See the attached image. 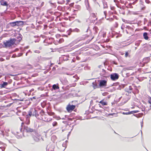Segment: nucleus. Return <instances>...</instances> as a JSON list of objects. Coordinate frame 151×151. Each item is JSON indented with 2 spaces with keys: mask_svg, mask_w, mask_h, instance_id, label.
<instances>
[{
  "mask_svg": "<svg viewBox=\"0 0 151 151\" xmlns=\"http://www.w3.org/2000/svg\"><path fill=\"white\" fill-rule=\"evenodd\" d=\"M75 21L77 22H79V23H81V21L79 19H76V20H75Z\"/></svg>",
  "mask_w": 151,
  "mask_h": 151,
  "instance_id": "nucleus-46",
  "label": "nucleus"
},
{
  "mask_svg": "<svg viewBox=\"0 0 151 151\" xmlns=\"http://www.w3.org/2000/svg\"><path fill=\"white\" fill-rule=\"evenodd\" d=\"M26 112H23V113L22 114L23 115H24L26 114Z\"/></svg>",
  "mask_w": 151,
  "mask_h": 151,
  "instance_id": "nucleus-63",
  "label": "nucleus"
},
{
  "mask_svg": "<svg viewBox=\"0 0 151 151\" xmlns=\"http://www.w3.org/2000/svg\"><path fill=\"white\" fill-rule=\"evenodd\" d=\"M143 36L144 38L146 40H148L149 37L148 36V34L146 32H145L143 33Z\"/></svg>",
  "mask_w": 151,
  "mask_h": 151,
  "instance_id": "nucleus-17",
  "label": "nucleus"
},
{
  "mask_svg": "<svg viewBox=\"0 0 151 151\" xmlns=\"http://www.w3.org/2000/svg\"><path fill=\"white\" fill-rule=\"evenodd\" d=\"M119 85V83L118 82H117V83H113L112 85V86H115V87H116Z\"/></svg>",
  "mask_w": 151,
  "mask_h": 151,
  "instance_id": "nucleus-33",
  "label": "nucleus"
},
{
  "mask_svg": "<svg viewBox=\"0 0 151 151\" xmlns=\"http://www.w3.org/2000/svg\"><path fill=\"white\" fill-rule=\"evenodd\" d=\"M24 130L27 132H35L36 130L35 129L31 128L27 126H24Z\"/></svg>",
  "mask_w": 151,
  "mask_h": 151,
  "instance_id": "nucleus-3",
  "label": "nucleus"
},
{
  "mask_svg": "<svg viewBox=\"0 0 151 151\" xmlns=\"http://www.w3.org/2000/svg\"><path fill=\"white\" fill-rule=\"evenodd\" d=\"M55 69H56L55 68V67H53L52 68V70L53 71H55Z\"/></svg>",
  "mask_w": 151,
  "mask_h": 151,
  "instance_id": "nucleus-54",
  "label": "nucleus"
},
{
  "mask_svg": "<svg viewBox=\"0 0 151 151\" xmlns=\"http://www.w3.org/2000/svg\"><path fill=\"white\" fill-rule=\"evenodd\" d=\"M121 35H121V34H120V35H117V36H116V38H118V37H119L121 36Z\"/></svg>",
  "mask_w": 151,
  "mask_h": 151,
  "instance_id": "nucleus-59",
  "label": "nucleus"
},
{
  "mask_svg": "<svg viewBox=\"0 0 151 151\" xmlns=\"http://www.w3.org/2000/svg\"><path fill=\"white\" fill-rule=\"evenodd\" d=\"M9 24L10 25L13 27L17 26V21L10 22Z\"/></svg>",
  "mask_w": 151,
  "mask_h": 151,
  "instance_id": "nucleus-22",
  "label": "nucleus"
},
{
  "mask_svg": "<svg viewBox=\"0 0 151 151\" xmlns=\"http://www.w3.org/2000/svg\"><path fill=\"white\" fill-rule=\"evenodd\" d=\"M22 128L20 129V132L22 133V134H19V132H16V133H13V132L12 133L18 139H20L22 138V135H23V136L24 137H25V136L24 135L23 133H22Z\"/></svg>",
  "mask_w": 151,
  "mask_h": 151,
  "instance_id": "nucleus-6",
  "label": "nucleus"
},
{
  "mask_svg": "<svg viewBox=\"0 0 151 151\" xmlns=\"http://www.w3.org/2000/svg\"><path fill=\"white\" fill-rule=\"evenodd\" d=\"M35 52L37 53H39L40 52L39 50H35L34 51Z\"/></svg>",
  "mask_w": 151,
  "mask_h": 151,
  "instance_id": "nucleus-44",
  "label": "nucleus"
},
{
  "mask_svg": "<svg viewBox=\"0 0 151 151\" xmlns=\"http://www.w3.org/2000/svg\"><path fill=\"white\" fill-rule=\"evenodd\" d=\"M1 134H2L3 137H4V138L5 139H7L6 137L8 136V134L4 131H1Z\"/></svg>",
  "mask_w": 151,
  "mask_h": 151,
  "instance_id": "nucleus-9",
  "label": "nucleus"
},
{
  "mask_svg": "<svg viewBox=\"0 0 151 151\" xmlns=\"http://www.w3.org/2000/svg\"><path fill=\"white\" fill-rule=\"evenodd\" d=\"M33 139L34 140L37 142H39L40 140L39 137L35 136L33 137Z\"/></svg>",
  "mask_w": 151,
  "mask_h": 151,
  "instance_id": "nucleus-25",
  "label": "nucleus"
},
{
  "mask_svg": "<svg viewBox=\"0 0 151 151\" xmlns=\"http://www.w3.org/2000/svg\"><path fill=\"white\" fill-rule=\"evenodd\" d=\"M12 104V103H11V104H8L6 106L7 107H9Z\"/></svg>",
  "mask_w": 151,
  "mask_h": 151,
  "instance_id": "nucleus-55",
  "label": "nucleus"
},
{
  "mask_svg": "<svg viewBox=\"0 0 151 151\" xmlns=\"http://www.w3.org/2000/svg\"><path fill=\"white\" fill-rule=\"evenodd\" d=\"M76 78V80H74L73 79V80H74L75 81H76L78 79V77L77 76V75H75L74 76H73V78Z\"/></svg>",
  "mask_w": 151,
  "mask_h": 151,
  "instance_id": "nucleus-30",
  "label": "nucleus"
},
{
  "mask_svg": "<svg viewBox=\"0 0 151 151\" xmlns=\"http://www.w3.org/2000/svg\"><path fill=\"white\" fill-rule=\"evenodd\" d=\"M6 145V144L2 143L1 142V150L2 151H4L5 149V147Z\"/></svg>",
  "mask_w": 151,
  "mask_h": 151,
  "instance_id": "nucleus-12",
  "label": "nucleus"
},
{
  "mask_svg": "<svg viewBox=\"0 0 151 151\" xmlns=\"http://www.w3.org/2000/svg\"><path fill=\"white\" fill-rule=\"evenodd\" d=\"M128 55H129V53L128 52H125V57H127L128 56Z\"/></svg>",
  "mask_w": 151,
  "mask_h": 151,
  "instance_id": "nucleus-41",
  "label": "nucleus"
},
{
  "mask_svg": "<svg viewBox=\"0 0 151 151\" xmlns=\"http://www.w3.org/2000/svg\"><path fill=\"white\" fill-rule=\"evenodd\" d=\"M146 1L147 3H149L150 2V1L148 0H146Z\"/></svg>",
  "mask_w": 151,
  "mask_h": 151,
  "instance_id": "nucleus-61",
  "label": "nucleus"
},
{
  "mask_svg": "<svg viewBox=\"0 0 151 151\" xmlns=\"http://www.w3.org/2000/svg\"><path fill=\"white\" fill-rule=\"evenodd\" d=\"M99 102L103 106L106 105H107V103L106 102L104 101L103 100H101Z\"/></svg>",
  "mask_w": 151,
  "mask_h": 151,
  "instance_id": "nucleus-23",
  "label": "nucleus"
},
{
  "mask_svg": "<svg viewBox=\"0 0 151 151\" xmlns=\"http://www.w3.org/2000/svg\"><path fill=\"white\" fill-rule=\"evenodd\" d=\"M57 123L56 122H53L52 123V125L53 127L56 126L57 125Z\"/></svg>",
  "mask_w": 151,
  "mask_h": 151,
  "instance_id": "nucleus-35",
  "label": "nucleus"
},
{
  "mask_svg": "<svg viewBox=\"0 0 151 151\" xmlns=\"http://www.w3.org/2000/svg\"><path fill=\"white\" fill-rule=\"evenodd\" d=\"M17 38L18 39L17 41L19 42L22 40V36L21 34H19L17 36Z\"/></svg>",
  "mask_w": 151,
  "mask_h": 151,
  "instance_id": "nucleus-18",
  "label": "nucleus"
},
{
  "mask_svg": "<svg viewBox=\"0 0 151 151\" xmlns=\"http://www.w3.org/2000/svg\"><path fill=\"white\" fill-rule=\"evenodd\" d=\"M124 90L126 92H127L128 94L132 92V91L129 90V88H125Z\"/></svg>",
  "mask_w": 151,
  "mask_h": 151,
  "instance_id": "nucleus-26",
  "label": "nucleus"
},
{
  "mask_svg": "<svg viewBox=\"0 0 151 151\" xmlns=\"http://www.w3.org/2000/svg\"><path fill=\"white\" fill-rule=\"evenodd\" d=\"M107 73L106 72V70L104 69H102V71L100 73V75L105 77H108L109 76L107 75Z\"/></svg>",
  "mask_w": 151,
  "mask_h": 151,
  "instance_id": "nucleus-8",
  "label": "nucleus"
},
{
  "mask_svg": "<svg viewBox=\"0 0 151 151\" xmlns=\"http://www.w3.org/2000/svg\"><path fill=\"white\" fill-rule=\"evenodd\" d=\"M54 146L52 145H48L46 148L47 151H54Z\"/></svg>",
  "mask_w": 151,
  "mask_h": 151,
  "instance_id": "nucleus-7",
  "label": "nucleus"
},
{
  "mask_svg": "<svg viewBox=\"0 0 151 151\" xmlns=\"http://www.w3.org/2000/svg\"><path fill=\"white\" fill-rule=\"evenodd\" d=\"M92 15L93 17H96V16L94 13H93Z\"/></svg>",
  "mask_w": 151,
  "mask_h": 151,
  "instance_id": "nucleus-56",
  "label": "nucleus"
},
{
  "mask_svg": "<svg viewBox=\"0 0 151 151\" xmlns=\"http://www.w3.org/2000/svg\"><path fill=\"white\" fill-rule=\"evenodd\" d=\"M1 5L6 6L7 7L9 5L7 2L4 0H1Z\"/></svg>",
  "mask_w": 151,
  "mask_h": 151,
  "instance_id": "nucleus-10",
  "label": "nucleus"
},
{
  "mask_svg": "<svg viewBox=\"0 0 151 151\" xmlns=\"http://www.w3.org/2000/svg\"><path fill=\"white\" fill-rule=\"evenodd\" d=\"M113 17L114 18L116 19H117V17L116 16L114 15L113 16Z\"/></svg>",
  "mask_w": 151,
  "mask_h": 151,
  "instance_id": "nucleus-57",
  "label": "nucleus"
},
{
  "mask_svg": "<svg viewBox=\"0 0 151 151\" xmlns=\"http://www.w3.org/2000/svg\"><path fill=\"white\" fill-rule=\"evenodd\" d=\"M92 84L94 89H96L98 88L97 84L96 82H93Z\"/></svg>",
  "mask_w": 151,
  "mask_h": 151,
  "instance_id": "nucleus-21",
  "label": "nucleus"
},
{
  "mask_svg": "<svg viewBox=\"0 0 151 151\" xmlns=\"http://www.w3.org/2000/svg\"><path fill=\"white\" fill-rule=\"evenodd\" d=\"M122 114H124V115H128V114H132V112H131V111H129V112H123Z\"/></svg>",
  "mask_w": 151,
  "mask_h": 151,
  "instance_id": "nucleus-28",
  "label": "nucleus"
},
{
  "mask_svg": "<svg viewBox=\"0 0 151 151\" xmlns=\"http://www.w3.org/2000/svg\"><path fill=\"white\" fill-rule=\"evenodd\" d=\"M126 29H131V28L129 26H127V27H126Z\"/></svg>",
  "mask_w": 151,
  "mask_h": 151,
  "instance_id": "nucleus-40",
  "label": "nucleus"
},
{
  "mask_svg": "<svg viewBox=\"0 0 151 151\" xmlns=\"http://www.w3.org/2000/svg\"><path fill=\"white\" fill-rule=\"evenodd\" d=\"M59 86L58 84H54L52 85V90L53 89L54 90H55L59 89Z\"/></svg>",
  "mask_w": 151,
  "mask_h": 151,
  "instance_id": "nucleus-16",
  "label": "nucleus"
},
{
  "mask_svg": "<svg viewBox=\"0 0 151 151\" xmlns=\"http://www.w3.org/2000/svg\"><path fill=\"white\" fill-rule=\"evenodd\" d=\"M72 31L75 32H79V29L77 28H76L73 29Z\"/></svg>",
  "mask_w": 151,
  "mask_h": 151,
  "instance_id": "nucleus-32",
  "label": "nucleus"
},
{
  "mask_svg": "<svg viewBox=\"0 0 151 151\" xmlns=\"http://www.w3.org/2000/svg\"><path fill=\"white\" fill-rule=\"evenodd\" d=\"M106 13H107V12L106 11H104V14L105 15V18H106Z\"/></svg>",
  "mask_w": 151,
  "mask_h": 151,
  "instance_id": "nucleus-48",
  "label": "nucleus"
},
{
  "mask_svg": "<svg viewBox=\"0 0 151 151\" xmlns=\"http://www.w3.org/2000/svg\"><path fill=\"white\" fill-rule=\"evenodd\" d=\"M107 20H109L110 21H113V19L112 18H109V19H107Z\"/></svg>",
  "mask_w": 151,
  "mask_h": 151,
  "instance_id": "nucleus-42",
  "label": "nucleus"
},
{
  "mask_svg": "<svg viewBox=\"0 0 151 151\" xmlns=\"http://www.w3.org/2000/svg\"><path fill=\"white\" fill-rule=\"evenodd\" d=\"M139 45H140V43L138 42H136L135 43V45L137 47L139 46Z\"/></svg>",
  "mask_w": 151,
  "mask_h": 151,
  "instance_id": "nucleus-37",
  "label": "nucleus"
},
{
  "mask_svg": "<svg viewBox=\"0 0 151 151\" xmlns=\"http://www.w3.org/2000/svg\"><path fill=\"white\" fill-rule=\"evenodd\" d=\"M44 112L43 111V110H41V111L40 112V113H41V114H42V113H43V114H44Z\"/></svg>",
  "mask_w": 151,
  "mask_h": 151,
  "instance_id": "nucleus-58",
  "label": "nucleus"
},
{
  "mask_svg": "<svg viewBox=\"0 0 151 151\" xmlns=\"http://www.w3.org/2000/svg\"><path fill=\"white\" fill-rule=\"evenodd\" d=\"M17 40L14 38H10L9 40L4 42V44L6 47H10L15 44Z\"/></svg>",
  "mask_w": 151,
  "mask_h": 151,
  "instance_id": "nucleus-1",
  "label": "nucleus"
},
{
  "mask_svg": "<svg viewBox=\"0 0 151 151\" xmlns=\"http://www.w3.org/2000/svg\"><path fill=\"white\" fill-rule=\"evenodd\" d=\"M143 114V113H140L137 114H133V115L137 117V118H139L142 117Z\"/></svg>",
  "mask_w": 151,
  "mask_h": 151,
  "instance_id": "nucleus-20",
  "label": "nucleus"
},
{
  "mask_svg": "<svg viewBox=\"0 0 151 151\" xmlns=\"http://www.w3.org/2000/svg\"><path fill=\"white\" fill-rule=\"evenodd\" d=\"M76 8L78 10H80L81 9V6L79 5H77L75 6Z\"/></svg>",
  "mask_w": 151,
  "mask_h": 151,
  "instance_id": "nucleus-34",
  "label": "nucleus"
},
{
  "mask_svg": "<svg viewBox=\"0 0 151 151\" xmlns=\"http://www.w3.org/2000/svg\"><path fill=\"white\" fill-rule=\"evenodd\" d=\"M50 4H52V5H53L54 6H55V8H56V6L55 5L56 4H55V3H52L50 2Z\"/></svg>",
  "mask_w": 151,
  "mask_h": 151,
  "instance_id": "nucleus-45",
  "label": "nucleus"
},
{
  "mask_svg": "<svg viewBox=\"0 0 151 151\" xmlns=\"http://www.w3.org/2000/svg\"><path fill=\"white\" fill-rule=\"evenodd\" d=\"M30 99H31V100L32 101L33 99H35V100L36 98L35 96H34L32 98H31Z\"/></svg>",
  "mask_w": 151,
  "mask_h": 151,
  "instance_id": "nucleus-49",
  "label": "nucleus"
},
{
  "mask_svg": "<svg viewBox=\"0 0 151 151\" xmlns=\"http://www.w3.org/2000/svg\"><path fill=\"white\" fill-rule=\"evenodd\" d=\"M40 40V39H38L37 40H35V42H38Z\"/></svg>",
  "mask_w": 151,
  "mask_h": 151,
  "instance_id": "nucleus-51",
  "label": "nucleus"
},
{
  "mask_svg": "<svg viewBox=\"0 0 151 151\" xmlns=\"http://www.w3.org/2000/svg\"><path fill=\"white\" fill-rule=\"evenodd\" d=\"M48 114L49 115H54V113L53 112H51V113H48Z\"/></svg>",
  "mask_w": 151,
  "mask_h": 151,
  "instance_id": "nucleus-47",
  "label": "nucleus"
},
{
  "mask_svg": "<svg viewBox=\"0 0 151 151\" xmlns=\"http://www.w3.org/2000/svg\"><path fill=\"white\" fill-rule=\"evenodd\" d=\"M102 67V65H99L98 66V67L99 68H101Z\"/></svg>",
  "mask_w": 151,
  "mask_h": 151,
  "instance_id": "nucleus-62",
  "label": "nucleus"
},
{
  "mask_svg": "<svg viewBox=\"0 0 151 151\" xmlns=\"http://www.w3.org/2000/svg\"><path fill=\"white\" fill-rule=\"evenodd\" d=\"M93 102V101L92 100H91L90 102V104H91Z\"/></svg>",
  "mask_w": 151,
  "mask_h": 151,
  "instance_id": "nucleus-60",
  "label": "nucleus"
},
{
  "mask_svg": "<svg viewBox=\"0 0 151 151\" xmlns=\"http://www.w3.org/2000/svg\"><path fill=\"white\" fill-rule=\"evenodd\" d=\"M121 28L122 29H124V27H123V26H122L121 27Z\"/></svg>",
  "mask_w": 151,
  "mask_h": 151,
  "instance_id": "nucleus-64",
  "label": "nucleus"
},
{
  "mask_svg": "<svg viewBox=\"0 0 151 151\" xmlns=\"http://www.w3.org/2000/svg\"><path fill=\"white\" fill-rule=\"evenodd\" d=\"M32 114V116H35L37 118L39 115V114H38L37 111L35 109H33Z\"/></svg>",
  "mask_w": 151,
  "mask_h": 151,
  "instance_id": "nucleus-11",
  "label": "nucleus"
},
{
  "mask_svg": "<svg viewBox=\"0 0 151 151\" xmlns=\"http://www.w3.org/2000/svg\"><path fill=\"white\" fill-rule=\"evenodd\" d=\"M148 102L149 103H150L151 104V105H150V107L151 108V97L148 100Z\"/></svg>",
  "mask_w": 151,
  "mask_h": 151,
  "instance_id": "nucleus-39",
  "label": "nucleus"
},
{
  "mask_svg": "<svg viewBox=\"0 0 151 151\" xmlns=\"http://www.w3.org/2000/svg\"><path fill=\"white\" fill-rule=\"evenodd\" d=\"M58 117H59V119H62L63 120H65V117H63V118H61L59 116Z\"/></svg>",
  "mask_w": 151,
  "mask_h": 151,
  "instance_id": "nucleus-53",
  "label": "nucleus"
},
{
  "mask_svg": "<svg viewBox=\"0 0 151 151\" xmlns=\"http://www.w3.org/2000/svg\"><path fill=\"white\" fill-rule=\"evenodd\" d=\"M76 106L75 105H71L69 103L67 106L66 109L68 112H71L76 108Z\"/></svg>",
  "mask_w": 151,
  "mask_h": 151,
  "instance_id": "nucleus-2",
  "label": "nucleus"
},
{
  "mask_svg": "<svg viewBox=\"0 0 151 151\" xmlns=\"http://www.w3.org/2000/svg\"><path fill=\"white\" fill-rule=\"evenodd\" d=\"M141 127H142L143 125V121H142V122H141Z\"/></svg>",
  "mask_w": 151,
  "mask_h": 151,
  "instance_id": "nucleus-52",
  "label": "nucleus"
},
{
  "mask_svg": "<svg viewBox=\"0 0 151 151\" xmlns=\"http://www.w3.org/2000/svg\"><path fill=\"white\" fill-rule=\"evenodd\" d=\"M99 82V86L100 87L106 86L107 85V81L105 80H98Z\"/></svg>",
  "mask_w": 151,
  "mask_h": 151,
  "instance_id": "nucleus-4",
  "label": "nucleus"
},
{
  "mask_svg": "<svg viewBox=\"0 0 151 151\" xmlns=\"http://www.w3.org/2000/svg\"><path fill=\"white\" fill-rule=\"evenodd\" d=\"M33 111V109H31L30 110H29L28 111V114L26 115V116L29 117H30L32 115V112Z\"/></svg>",
  "mask_w": 151,
  "mask_h": 151,
  "instance_id": "nucleus-14",
  "label": "nucleus"
},
{
  "mask_svg": "<svg viewBox=\"0 0 151 151\" xmlns=\"http://www.w3.org/2000/svg\"><path fill=\"white\" fill-rule=\"evenodd\" d=\"M124 88L123 86H122L119 84L117 86L115 87L114 88H115V89H116L118 90H121L122 88Z\"/></svg>",
  "mask_w": 151,
  "mask_h": 151,
  "instance_id": "nucleus-24",
  "label": "nucleus"
},
{
  "mask_svg": "<svg viewBox=\"0 0 151 151\" xmlns=\"http://www.w3.org/2000/svg\"><path fill=\"white\" fill-rule=\"evenodd\" d=\"M75 84H73V85L70 84L68 86H66V88L67 89H68L69 88L71 87L72 86H75Z\"/></svg>",
  "mask_w": 151,
  "mask_h": 151,
  "instance_id": "nucleus-29",
  "label": "nucleus"
},
{
  "mask_svg": "<svg viewBox=\"0 0 151 151\" xmlns=\"http://www.w3.org/2000/svg\"><path fill=\"white\" fill-rule=\"evenodd\" d=\"M17 26H22L24 24V22L23 21H16Z\"/></svg>",
  "mask_w": 151,
  "mask_h": 151,
  "instance_id": "nucleus-15",
  "label": "nucleus"
},
{
  "mask_svg": "<svg viewBox=\"0 0 151 151\" xmlns=\"http://www.w3.org/2000/svg\"><path fill=\"white\" fill-rule=\"evenodd\" d=\"M2 83L1 84V88H5L8 84V83L6 82H2Z\"/></svg>",
  "mask_w": 151,
  "mask_h": 151,
  "instance_id": "nucleus-13",
  "label": "nucleus"
},
{
  "mask_svg": "<svg viewBox=\"0 0 151 151\" xmlns=\"http://www.w3.org/2000/svg\"><path fill=\"white\" fill-rule=\"evenodd\" d=\"M128 88H129V89L131 91L132 90V88L131 86H129Z\"/></svg>",
  "mask_w": 151,
  "mask_h": 151,
  "instance_id": "nucleus-43",
  "label": "nucleus"
},
{
  "mask_svg": "<svg viewBox=\"0 0 151 151\" xmlns=\"http://www.w3.org/2000/svg\"><path fill=\"white\" fill-rule=\"evenodd\" d=\"M22 54H23L22 53H19L18 54V55L16 56V57H19L22 56Z\"/></svg>",
  "mask_w": 151,
  "mask_h": 151,
  "instance_id": "nucleus-38",
  "label": "nucleus"
},
{
  "mask_svg": "<svg viewBox=\"0 0 151 151\" xmlns=\"http://www.w3.org/2000/svg\"><path fill=\"white\" fill-rule=\"evenodd\" d=\"M119 75L117 73H113L110 75V78L112 81H115L119 78Z\"/></svg>",
  "mask_w": 151,
  "mask_h": 151,
  "instance_id": "nucleus-5",
  "label": "nucleus"
},
{
  "mask_svg": "<svg viewBox=\"0 0 151 151\" xmlns=\"http://www.w3.org/2000/svg\"><path fill=\"white\" fill-rule=\"evenodd\" d=\"M30 117L26 116V121H25V123L27 124H29L30 123Z\"/></svg>",
  "mask_w": 151,
  "mask_h": 151,
  "instance_id": "nucleus-19",
  "label": "nucleus"
},
{
  "mask_svg": "<svg viewBox=\"0 0 151 151\" xmlns=\"http://www.w3.org/2000/svg\"><path fill=\"white\" fill-rule=\"evenodd\" d=\"M72 30L71 29H70L69 30L67 31V33L68 35H70V32H72Z\"/></svg>",
  "mask_w": 151,
  "mask_h": 151,
  "instance_id": "nucleus-31",
  "label": "nucleus"
},
{
  "mask_svg": "<svg viewBox=\"0 0 151 151\" xmlns=\"http://www.w3.org/2000/svg\"><path fill=\"white\" fill-rule=\"evenodd\" d=\"M139 112V111L138 110H135L131 111V112H132V114L137 113L138 112Z\"/></svg>",
  "mask_w": 151,
  "mask_h": 151,
  "instance_id": "nucleus-36",
  "label": "nucleus"
},
{
  "mask_svg": "<svg viewBox=\"0 0 151 151\" xmlns=\"http://www.w3.org/2000/svg\"><path fill=\"white\" fill-rule=\"evenodd\" d=\"M86 6L87 9L88 10H90V8L89 7V4L88 1L86 3Z\"/></svg>",
  "mask_w": 151,
  "mask_h": 151,
  "instance_id": "nucleus-27",
  "label": "nucleus"
},
{
  "mask_svg": "<svg viewBox=\"0 0 151 151\" xmlns=\"http://www.w3.org/2000/svg\"><path fill=\"white\" fill-rule=\"evenodd\" d=\"M7 117V116H6V115H5L4 116H2L1 117V119H2L3 118L6 117Z\"/></svg>",
  "mask_w": 151,
  "mask_h": 151,
  "instance_id": "nucleus-50",
  "label": "nucleus"
}]
</instances>
